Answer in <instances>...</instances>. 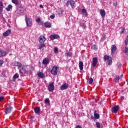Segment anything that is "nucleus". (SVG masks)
<instances>
[{
	"instance_id": "obj_19",
	"label": "nucleus",
	"mask_w": 128,
	"mask_h": 128,
	"mask_svg": "<svg viewBox=\"0 0 128 128\" xmlns=\"http://www.w3.org/2000/svg\"><path fill=\"white\" fill-rule=\"evenodd\" d=\"M7 53L6 51L0 50V57H3L6 56Z\"/></svg>"
},
{
	"instance_id": "obj_31",
	"label": "nucleus",
	"mask_w": 128,
	"mask_h": 128,
	"mask_svg": "<svg viewBox=\"0 0 128 128\" xmlns=\"http://www.w3.org/2000/svg\"><path fill=\"white\" fill-rule=\"evenodd\" d=\"M93 82H94L93 78H90V80H88V84H92Z\"/></svg>"
},
{
	"instance_id": "obj_40",
	"label": "nucleus",
	"mask_w": 128,
	"mask_h": 128,
	"mask_svg": "<svg viewBox=\"0 0 128 128\" xmlns=\"http://www.w3.org/2000/svg\"><path fill=\"white\" fill-rule=\"evenodd\" d=\"M36 22H41V20H40V18H37L36 20Z\"/></svg>"
},
{
	"instance_id": "obj_10",
	"label": "nucleus",
	"mask_w": 128,
	"mask_h": 128,
	"mask_svg": "<svg viewBox=\"0 0 128 128\" xmlns=\"http://www.w3.org/2000/svg\"><path fill=\"white\" fill-rule=\"evenodd\" d=\"M38 40L40 44H44L46 38L44 36H40Z\"/></svg>"
},
{
	"instance_id": "obj_39",
	"label": "nucleus",
	"mask_w": 128,
	"mask_h": 128,
	"mask_svg": "<svg viewBox=\"0 0 128 128\" xmlns=\"http://www.w3.org/2000/svg\"><path fill=\"white\" fill-rule=\"evenodd\" d=\"M81 26L82 28L83 29H86V25L84 23H83Z\"/></svg>"
},
{
	"instance_id": "obj_49",
	"label": "nucleus",
	"mask_w": 128,
	"mask_h": 128,
	"mask_svg": "<svg viewBox=\"0 0 128 128\" xmlns=\"http://www.w3.org/2000/svg\"><path fill=\"white\" fill-rule=\"evenodd\" d=\"M120 98H121V100H124V96H122L120 97Z\"/></svg>"
},
{
	"instance_id": "obj_37",
	"label": "nucleus",
	"mask_w": 128,
	"mask_h": 128,
	"mask_svg": "<svg viewBox=\"0 0 128 128\" xmlns=\"http://www.w3.org/2000/svg\"><path fill=\"white\" fill-rule=\"evenodd\" d=\"M124 53H128V48L125 47L124 50Z\"/></svg>"
},
{
	"instance_id": "obj_35",
	"label": "nucleus",
	"mask_w": 128,
	"mask_h": 128,
	"mask_svg": "<svg viewBox=\"0 0 128 128\" xmlns=\"http://www.w3.org/2000/svg\"><path fill=\"white\" fill-rule=\"evenodd\" d=\"M45 103L46 104H50V100L48 98H46L45 100Z\"/></svg>"
},
{
	"instance_id": "obj_38",
	"label": "nucleus",
	"mask_w": 128,
	"mask_h": 128,
	"mask_svg": "<svg viewBox=\"0 0 128 128\" xmlns=\"http://www.w3.org/2000/svg\"><path fill=\"white\" fill-rule=\"evenodd\" d=\"M66 56H72V52H67V53H66Z\"/></svg>"
},
{
	"instance_id": "obj_8",
	"label": "nucleus",
	"mask_w": 128,
	"mask_h": 128,
	"mask_svg": "<svg viewBox=\"0 0 128 128\" xmlns=\"http://www.w3.org/2000/svg\"><path fill=\"white\" fill-rule=\"evenodd\" d=\"M13 110V108L11 106L7 107L5 110V113L6 114H10Z\"/></svg>"
},
{
	"instance_id": "obj_9",
	"label": "nucleus",
	"mask_w": 128,
	"mask_h": 128,
	"mask_svg": "<svg viewBox=\"0 0 128 128\" xmlns=\"http://www.w3.org/2000/svg\"><path fill=\"white\" fill-rule=\"evenodd\" d=\"M98 58L96 57L93 58V60H92V66L94 68H96L98 64Z\"/></svg>"
},
{
	"instance_id": "obj_1",
	"label": "nucleus",
	"mask_w": 128,
	"mask_h": 128,
	"mask_svg": "<svg viewBox=\"0 0 128 128\" xmlns=\"http://www.w3.org/2000/svg\"><path fill=\"white\" fill-rule=\"evenodd\" d=\"M103 58H104V60L105 62L106 61L107 64H108V66H110L112 64V57L108 56L106 55L104 56V57H103Z\"/></svg>"
},
{
	"instance_id": "obj_48",
	"label": "nucleus",
	"mask_w": 128,
	"mask_h": 128,
	"mask_svg": "<svg viewBox=\"0 0 128 128\" xmlns=\"http://www.w3.org/2000/svg\"><path fill=\"white\" fill-rule=\"evenodd\" d=\"M50 18L52 19H54V16H50Z\"/></svg>"
},
{
	"instance_id": "obj_6",
	"label": "nucleus",
	"mask_w": 128,
	"mask_h": 128,
	"mask_svg": "<svg viewBox=\"0 0 128 128\" xmlns=\"http://www.w3.org/2000/svg\"><path fill=\"white\" fill-rule=\"evenodd\" d=\"M116 50H118V48H116V44H112L111 46V55H114Z\"/></svg>"
},
{
	"instance_id": "obj_30",
	"label": "nucleus",
	"mask_w": 128,
	"mask_h": 128,
	"mask_svg": "<svg viewBox=\"0 0 128 128\" xmlns=\"http://www.w3.org/2000/svg\"><path fill=\"white\" fill-rule=\"evenodd\" d=\"M12 2L16 5H18L19 4V2L18 0H12Z\"/></svg>"
},
{
	"instance_id": "obj_21",
	"label": "nucleus",
	"mask_w": 128,
	"mask_h": 128,
	"mask_svg": "<svg viewBox=\"0 0 128 128\" xmlns=\"http://www.w3.org/2000/svg\"><path fill=\"white\" fill-rule=\"evenodd\" d=\"M4 8V4L2 2L0 1V13L3 12Z\"/></svg>"
},
{
	"instance_id": "obj_32",
	"label": "nucleus",
	"mask_w": 128,
	"mask_h": 128,
	"mask_svg": "<svg viewBox=\"0 0 128 128\" xmlns=\"http://www.w3.org/2000/svg\"><path fill=\"white\" fill-rule=\"evenodd\" d=\"M106 40V35L103 34L101 38V41H104Z\"/></svg>"
},
{
	"instance_id": "obj_42",
	"label": "nucleus",
	"mask_w": 128,
	"mask_h": 128,
	"mask_svg": "<svg viewBox=\"0 0 128 128\" xmlns=\"http://www.w3.org/2000/svg\"><path fill=\"white\" fill-rule=\"evenodd\" d=\"M124 42H125V44H126V45H127L128 44V38H126V39L125 40Z\"/></svg>"
},
{
	"instance_id": "obj_44",
	"label": "nucleus",
	"mask_w": 128,
	"mask_h": 128,
	"mask_svg": "<svg viewBox=\"0 0 128 128\" xmlns=\"http://www.w3.org/2000/svg\"><path fill=\"white\" fill-rule=\"evenodd\" d=\"M125 30H126V28H122L121 31V34H124Z\"/></svg>"
},
{
	"instance_id": "obj_16",
	"label": "nucleus",
	"mask_w": 128,
	"mask_h": 128,
	"mask_svg": "<svg viewBox=\"0 0 128 128\" xmlns=\"http://www.w3.org/2000/svg\"><path fill=\"white\" fill-rule=\"evenodd\" d=\"M123 74H122L120 75V76H116V78H114V82L118 83L119 82V80L120 78H122L123 77Z\"/></svg>"
},
{
	"instance_id": "obj_11",
	"label": "nucleus",
	"mask_w": 128,
	"mask_h": 128,
	"mask_svg": "<svg viewBox=\"0 0 128 128\" xmlns=\"http://www.w3.org/2000/svg\"><path fill=\"white\" fill-rule=\"evenodd\" d=\"M60 38V36L58 34H54V35H50V39L51 40H54L56 39H58Z\"/></svg>"
},
{
	"instance_id": "obj_41",
	"label": "nucleus",
	"mask_w": 128,
	"mask_h": 128,
	"mask_svg": "<svg viewBox=\"0 0 128 128\" xmlns=\"http://www.w3.org/2000/svg\"><path fill=\"white\" fill-rule=\"evenodd\" d=\"M118 5V2H114V4H113L114 6V7L117 6Z\"/></svg>"
},
{
	"instance_id": "obj_52",
	"label": "nucleus",
	"mask_w": 128,
	"mask_h": 128,
	"mask_svg": "<svg viewBox=\"0 0 128 128\" xmlns=\"http://www.w3.org/2000/svg\"><path fill=\"white\" fill-rule=\"evenodd\" d=\"M94 46H92V48H93V47H94Z\"/></svg>"
},
{
	"instance_id": "obj_53",
	"label": "nucleus",
	"mask_w": 128,
	"mask_h": 128,
	"mask_svg": "<svg viewBox=\"0 0 128 128\" xmlns=\"http://www.w3.org/2000/svg\"><path fill=\"white\" fill-rule=\"evenodd\" d=\"M127 38H128V36Z\"/></svg>"
},
{
	"instance_id": "obj_28",
	"label": "nucleus",
	"mask_w": 128,
	"mask_h": 128,
	"mask_svg": "<svg viewBox=\"0 0 128 128\" xmlns=\"http://www.w3.org/2000/svg\"><path fill=\"white\" fill-rule=\"evenodd\" d=\"M12 6L11 4H9L8 7L6 8V10L7 12H9L10 10V9H12Z\"/></svg>"
},
{
	"instance_id": "obj_18",
	"label": "nucleus",
	"mask_w": 128,
	"mask_h": 128,
	"mask_svg": "<svg viewBox=\"0 0 128 128\" xmlns=\"http://www.w3.org/2000/svg\"><path fill=\"white\" fill-rule=\"evenodd\" d=\"M34 110V112L36 114H40L41 110H40V107L37 106V107L35 108Z\"/></svg>"
},
{
	"instance_id": "obj_26",
	"label": "nucleus",
	"mask_w": 128,
	"mask_h": 128,
	"mask_svg": "<svg viewBox=\"0 0 128 128\" xmlns=\"http://www.w3.org/2000/svg\"><path fill=\"white\" fill-rule=\"evenodd\" d=\"M46 44H44V43L40 44L38 46V50H42L43 48H44Z\"/></svg>"
},
{
	"instance_id": "obj_7",
	"label": "nucleus",
	"mask_w": 128,
	"mask_h": 128,
	"mask_svg": "<svg viewBox=\"0 0 128 128\" xmlns=\"http://www.w3.org/2000/svg\"><path fill=\"white\" fill-rule=\"evenodd\" d=\"M54 90V83L52 82L50 84L49 86H48V90L49 92H53V90Z\"/></svg>"
},
{
	"instance_id": "obj_20",
	"label": "nucleus",
	"mask_w": 128,
	"mask_h": 128,
	"mask_svg": "<svg viewBox=\"0 0 128 128\" xmlns=\"http://www.w3.org/2000/svg\"><path fill=\"white\" fill-rule=\"evenodd\" d=\"M84 68V64L82 61L79 62V68L80 70H82Z\"/></svg>"
},
{
	"instance_id": "obj_33",
	"label": "nucleus",
	"mask_w": 128,
	"mask_h": 128,
	"mask_svg": "<svg viewBox=\"0 0 128 128\" xmlns=\"http://www.w3.org/2000/svg\"><path fill=\"white\" fill-rule=\"evenodd\" d=\"M82 12L84 14L86 15L87 16V12L86 10L84 8L82 10Z\"/></svg>"
},
{
	"instance_id": "obj_47",
	"label": "nucleus",
	"mask_w": 128,
	"mask_h": 128,
	"mask_svg": "<svg viewBox=\"0 0 128 128\" xmlns=\"http://www.w3.org/2000/svg\"><path fill=\"white\" fill-rule=\"evenodd\" d=\"M40 8H44V6H42V4L40 5Z\"/></svg>"
},
{
	"instance_id": "obj_46",
	"label": "nucleus",
	"mask_w": 128,
	"mask_h": 128,
	"mask_svg": "<svg viewBox=\"0 0 128 128\" xmlns=\"http://www.w3.org/2000/svg\"><path fill=\"white\" fill-rule=\"evenodd\" d=\"M76 128H82L80 126L78 125L76 126Z\"/></svg>"
},
{
	"instance_id": "obj_45",
	"label": "nucleus",
	"mask_w": 128,
	"mask_h": 128,
	"mask_svg": "<svg viewBox=\"0 0 128 128\" xmlns=\"http://www.w3.org/2000/svg\"><path fill=\"white\" fill-rule=\"evenodd\" d=\"M44 24V23L42 22H38V24H40V25H43Z\"/></svg>"
},
{
	"instance_id": "obj_5",
	"label": "nucleus",
	"mask_w": 128,
	"mask_h": 128,
	"mask_svg": "<svg viewBox=\"0 0 128 128\" xmlns=\"http://www.w3.org/2000/svg\"><path fill=\"white\" fill-rule=\"evenodd\" d=\"M25 21L27 26L30 27L32 26V20L29 18H28L27 16H26Z\"/></svg>"
},
{
	"instance_id": "obj_17",
	"label": "nucleus",
	"mask_w": 128,
	"mask_h": 128,
	"mask_svg": "<svg viewBox=\"0 0 128 128\" xmlns=\"http://www.w3.org/2000/svg\"><path fill=\"white\" fill-rule=\"evenodd\" d=\"M50 62V60L48 58H45L42 60V64L44 65H48Z\"/></svg>"
},
{
	"instance_id": "obj_23",
	"label": "nucleus",
	"mask_w": 128,
	"mask_h": 128,
	"mask_svg": "<svg viewBox=\"0 0 128 128\" xmlns=\"http://www.w3.org/2000/svg\"><path fill=\"white\" fill-rule=\"evenodd\" d=\"M37 76H38V78H44V74L43 72H40L37 74Z\"/></svg>"
},
{
	"instance_id": "obj_29",
	"label": "nucleus",
	"mask_w": 128,
	"mask_h": 128,
	"mask_svg": "<svg viewBox=\"0 0 128 128\" xmlns=\"http://www.w3.org/2000/svg\"><path fill=\"white\" fill-rule=\"evenodd\" d=\"M18 78H19V74L18 73H16V74H14V76H13L14 80H16V79Z\"/></svg>"
},
{
	"instance_id": "obj_43",
	"label": "nucleus",
	"mask_w": 128,
	"mask_h": 128,
	"mask_svg": "<svg viewBox=\"0 0 128 128\" xmlns=\"http://www.w3.org/2000/svg\"><path fill=\"white\" fill-rule=\"evenodd\" d=\"M4 60H0V66H1L4 64Z\"/></svg>"
},
{
	"instance_id": "obj_13",
	"label": "nucleus",
	"mask_w": 128,
	"mask_h": 128,
	"mask_svg": "<svg viewBox=\"0 0 128 128\" xmlns=\"http://www.w3.org/2000/svg\"><path fill=\"white\" fill-rule=\"evenodd\" d=\"M10 34H11V30H8L6 32L3 33L2 35L5 37H7V36H8Z\"/></svg>"
},
{
	"instance_id": "obj_27",
	"label": "nucleus",
	"mask_w": 128,
	"mask_h": 128,
	"mask_svg": "<svg viewBox=\"0 0 128 128\" xmlns=\"http://www.w3.org/2000/svg\"><path fill=\"white\" fill-rule=\"evenodd\" d=\"M63 10L61 9L58 10V14L59 16L61 17L63 14Z\"/></svg>"
},
{
	"instance_id": "obj_51",
	"label": "nucleus",
	"mask_w": 128,
	"mask_h": 128,
	"mask_svg": "<svg viewBox=\"0 0 128 128\" xmlns=\"http://www.w3.org/2000/svg\"><path fill=\"white\" fill-rule=\"evenodd\" d=\"M120 66H122V64H119V66H118V68H120Z\"/></svg>"
},
{
	"instance_id": "obj_25",
	"label": "nucleus",
	"mask_w": 128,
	"mask_h": 128,
	"mask_svg": "<svg viewBox=\"0 0 128 128\" xmlns=\"http://www.w3.org/2000/svg\"><path fill=\"white\" fill-rule=\"evenodd\" d=\"M44 25L46 28H50L52 27V25L50 22H46L45 24H44Z\"/></svg>"
},
{
	"instance_id": "obj_50",
	"label": "nucleus",
	"mask_w": 128,
	"mask_h": 128,
	"mask_svg": "<svg viewBox=\"0 0 128 128\" xmlns=\"http://www.w3.org/2000/svg\"><path fill=\"white\" fill-rule=\"evenodd\" d=\"M1 76L2 77H4V72H2Z\"/></svg>"
},
{
	"instance_id": "obj_2",
	"label": "nucleus",
	"mask_w": 128,
	"mask_h": 128,
	"mask_svg": "<svg viewBox=\"0 0 128 128\" xmlns=\"http://www.w3.org/2000/svg\"><path fill=\"white\" fill-rule=\"evenodd\" d=\"M58 67L56 66H54L50 70V73L53 76H57L58 74Z\"/></svg>"
},
{
	"instance_id": "obj_34",
	"label": "nucleus",
	"mask_w": 128,
	"mask_h": 128,
	"mask_svg": "<svg viewBox=\"0 0 128 128\" xmlns=\"http://www.w3.org/2000/svg\"><path fill=\"white\" fill-rule=\"evenodd\" d=\"M59 51H58V48H54V53H58Z\"/></svg>"
},
{
	"instance_id": "obj_36",
	"label": "nucleus",
	"mask_w": 128,
	"mask_h": 128,
	"mask_svg": "<svg viewBox=\"0 0 128 128\" xmlns=\"http://www.w3.org/2000/svg\"><path fill=\"white\" fill-rule=\"evenodd\" d=\"M96 126L98 128H100V122H96Z\"/></svg>"
},
{
	"instance_id": "obj_15",
	"label": "nucleus",
	"mask_w": 128,
	"mask_h": 128,
	"mask_svg": "<svg viewBox=\"0 0 128 128\" xmlns=\"http://www.w3.org/2000/svg\"><path fill=\"white\" fill-rule=\"evenodd\" d=\"M18 12L20 14H23L24 12H26V8L20 6L18 9Z\"/></svg>"
},
{
	"instance_id": "obj_4",
	"label": "nucleus",
	"mask_w": 128,
	"mask_h": 128,
	"mask_svg": "<svg viewBox=\"0 0 128 128\" xmlns=\"http://www.w3.org/2000/svg\"><path fill=\"white\" fill-rule=\"evenodd\" d=\"M66 4L67 7H68V6H70L72 8H74V6L75 2L74 0H70L66 3Z\"/></svg>"
},
{
	"instance_id": "obj_14",
	"label": "nucleus",
	"mask_w": 128,
	"mask_h": 128,
	"mask_svg": "<svg viewBox=\"0 0 128 128\" xmlns=\"http://www.w3.org/2000/svg\"><path fill=\"white\" fill-rule=\"evenodd\" d=\"M100 14L101 15L102 17L104 18H105L106 16V12L105 10L104 9H101L100 10Z\"/></svg>"
},
{
	"instance_id": "obj_24",
	"label": "nucleus",
	"mask_w": 128,
	"mask_h": 128,
	"mask_svg": "<svg viewBox=\"0 0 128 128\" xmlns=\"http://www.w3.org/2000/svg\"><path fill=\"white\" fill-rule=\"evenodd\" d=\"M94 117L95 119L100 118V116L99 114L96 113V110H95L94 112Z\"/></svg>"
},
{
	"instance_id": "obj_3",
	"label": "nucleus",
	"mask_w": 128,
	"mask_h": 128,
	"mask_svg": "<svg viewBox=\"0 0 128 128\" xmlns=\"http://www.w3.org/2000/svg\"><path fill=\"white\" fill-rule=\"evenodd\" d=\"M120 106L118 105L114 106V108H111V112L114 114H116L119 110Z\"/></svg>"
},
{
	"instance_id": "obj_22",
	"label": "nucleus",
	"mask_w": 128,
	"mask_h": 128,
	"mask_svg": "<svg viewBox=\"0 0 128 128\" xmlns=\"http://www.w3.org/2000/svg\"><path fill=\"white\" fill-rule=\"evenodd\" d=\"M14 66H18L20 68H22V64L20 62H14Z\"/></svg>"
},
{
	"instance_id": "obj_12",
	"label": "nucleus",
	"mask_w": 128,
	"mask_h": 128,
	"mask_svg": "<svg viewBox=\"0 0 128 128\" xmlns=\"http://www.w3.org/2000/svg\"><path fill=\"white\" fill-rule=\"evenodd\" d=\"M68 84L67 83H64L60 86V88L62 90H64L68 88Z\"/></svg>"
}]
</instances>
